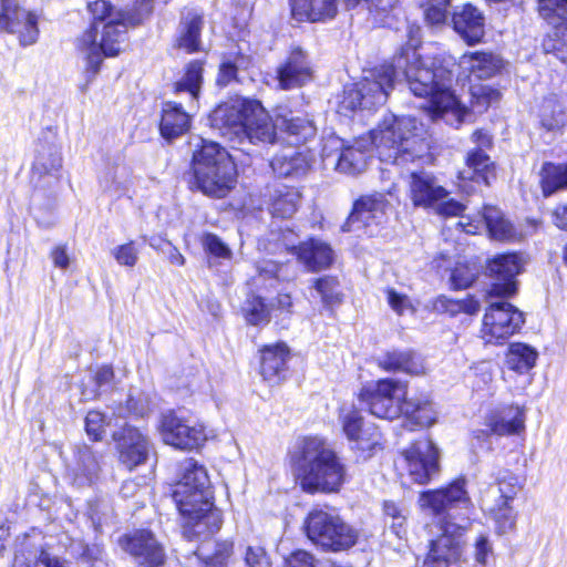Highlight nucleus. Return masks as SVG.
<instances>
[{"instance_id":"1","label":"nucleus","mask_w":567,"mask_h":567,"mask_svg":"<svg viewBox=\"0 0 567 567\" xmlns=\"http://www.w3.org/2000/svg\"><path fill=\"white\" fill-rule=\"evenodd\" d=\"M409 41L394 55L391 64L395 76L404 80L410 91L419 97L427 99V104L434 117L451 115L462 123L467 109L461 104L451 91L453 72L449 63L439 59L424 61L417 48L421 44L422 29L413 23L408 27Z\"/></svg>"},{"instance_id":"2","label":"nucleus","mask_w":567,"mask_h":567,"mask_svg":"<svg viewBox=\"0 0 567 567\" xmlns=\"http://www.w3.org/2000/svg\"><path fill=\"white\" fill-rule=\"evenodd\" d=\"M182 477L173 491V499L185 518L184 535L207 537L219 530L220 513L213 509V494L206 468L195 460L181 464Z\"/></svg>"},{"instance_id":"3","label":"nucleus","mask_w":567,"mask_h":567,"mask_svg":"<svg viewBox=\"0 0 567 567\" xmlns=\"http://www.w3.org/2000/svg\"><path fill=\"white\" fill-rule=\"evenodd\" d=\"M89 10L91 27L76 40V48L86 61L87 82L99 73L104 56H115L121 52L127 29L138 24L137 18H128L126 11L105 0L90 3Z\"/></svg>"},{"instance_id":"4","label":"nucleus","mask_w":567,"mask_h":567,"mask_svg":"<svg viewBox=\"0 0 567 567\" xmlns=\"http://www.w3.org/2000/svg\"><path fill=\"white\" fill-rule=\"evenodd\" d=\"M370 140L379 159L398 167L422 161L429 150L426 141L417 133L416 120L409 116L385 115L370 132Z\"/></svg>"},{"instance_id":"5","label":"nucleus","mask_w":567,"mask_h":567,"mask_svg":"<svg viewBox=\"0 0 567 567\" xmlns=\"http://www.w3.org/2000/svg\"><path fill=\"white\" fill-rule=\"evenodd\" d=\"M300 485L308 493H337L347 480V467L319 437H306L298 460Z\"/></svg>"},{"instance_id":"6","label":"nucleus","mask_w":567,"mask_h":567,"mask_svg":"<svg viewBox=\"0 0 567 567\" xmlns=\"http://www.w3.org/2000/svg\"><path fill=\"white\" fill-rule=\"evenodd\" d=\"M213 121H220L225 126L223 134H234L239 138L241 150L245 144L268 145L274 144L277 138L276 121L272 122L268 112L256 100H244L231 106L219 107L214 112Z\"/></svg>"},{"instance_id":"7","label":"nucleus","mask_w":567,"mask_h":567,"mask_svg":"<svg viewBox=\"0 0 567 567\" xmlns=\"http://www.w3.org/2000/svg\"><path fill=\"white\" fill-rule=\"evenodd\" d=\"M193 154L196 187L207 196L221 198L235 186L237 171L228 152L219 144L200 140Z\"/></svg>"},{"instance_id":"8","label":"nucleus","mask_w":567,"mask_h":567,"mask_svg":"<svg viewBox=\"0 0 567 567\" xmlns=\"http://www.w3.org/2000/svg\"><path fill=\"white\" fill-rule=\"evenodd\" d=\"M399 81L392 68L380 65L369 71L355 86L344 91L341 107L355 111L358 109L371 110L383 105L390 91Z\"/></svg>"},{"instance_id":"9","label":"nucleus","mask_w":567,"mask_h":567,"mask_svg":"<svg viewBox=\"0 0 567 567\" xmlns=\"http://www.w3.org/2000/svg\"><path fill=\"white\" fill-rule=\"evenodd\" d=\"M308 538L324 549L339 551L352 547L358 532L333 513L322 509L310 512L305 522Z\"/></svg>"},{"instance_id":"10","label":"nucleus","mask_w":567,"mask_h":567,"mask_svg":"<svg viewBox=\"0 0 567 567\" xmlns=\"http://www.w3.org/2000/svg\"><path fill=\"white\" fill-rule=\"evenodd\" d=\"M359 400L374 416L393 420L402 413L403 402L408 400L406 385L398 380L382 379L363 388Z\"/></svg>"},{"instance_id":"11","label":"nucleus","mask_w":567,"mask_h":567,"mask_svg":"<svg viewBox=\"0 0 567 567\" xmlns=\"http://www.w3.org/2000/svg\"><path fill=\"white\" fill-rule=\"evenodd\" d=\"M524 322L523 312L512 303L492 302L484 313L480 336L485 343L498 344L516 333Z\"/></svg>"},{"instance_id":"12","label":"nucleus","mask_w":567,"mask_h":567,"mask_svg":"<svg viewBox=\"0 0 567 567\" xmlns=\"http://www.w3.org/2000/svg\"><path fill=\"white\" fill-rule=\"evenodd\" d=\"M466 522L467 518H462L461 523L445 520L442 524V534L431 542L422 567H460L457 561L461 557Z\"/></svg>"},{"instance_id":"13","label":"nucleus","mask_w":567,"mask_h":567,"mask_svg":"<svg viewBox=\"0 0 567 567\" xmlns=\"http://www.w3.org/2000/svg\"><path fill=\"white\" fill-rule=\"evenodd\" d=\"M159 433L165 444L179 450L198 449L207 439L202 424L173 411L162 415Z\"/></svg>"},{"instance_id":"14","label":"nucleus","mask_w":567,"mask_h":567,"mask_svg":"<svg viewBox=\"0 0 567 567\" xmlns=\"http://www.w3.org/2000/svg\"><path fill=\"white\" fill-rule=\"evenodd\" d=\"M401 456V466L414 483L426 484L439 472V450L429 439L415 441Z\"/></svg>"},{"instance_id":"15","label":"nucleus","mask_w":567,"mask_h":567,"mask_svg":"<svg viewBox=\"0 0 567 567\" xmlns=\"http://www.w3.org/2000/svg\"><path fill=\"white\" fill-rule=\"evenodd\" d=\"M118 544L140 567H162L165 564L164 546L151 530L137 529L122 536Z\"/></svg>"},{"instance_id":"16","label":"nucleus","mask_w":567,"mask_h":567,"mask_svg":"<svg viewBox=\"0 0 567 567\" xmlns=\"http://www.w3.org/2000/svg\"><path fill=\"white\" fill-rule=\"evenodd\" d=\"M524 259L517 254H502L495 256L487 265V271L493 284L488 297L508 298L516 293V276L523 271Z\"/></svg>"},{"instance_id":"17","label":"nucleus","mask_w":567,"mask_h":567,"mask_svg":"<svg viewBox=\"0 0 567 567\" xmlns=\"http://www.w3.org/2000/svg\"><path fill=\"white\" fill-rule=\"evenodd\" d=\"M0 30L18 35L22 45H31L39 37L38 18L19 3L7 6L0 11Z\"/></svg>"},{"instance_id":"18","label":"nucleus","mask_w":567,"mask_h":567,"mask_svg":"<svg viewBox=\"0 0 567 567\" xmlns=\"http://www.w3.org/2000/svg\"><path fill=\"white\" fill-rule=\"evenodd\" d=\"M113 440L120 454V461L128 468L146 462L150 452V442L140 430L125 425L113 433Z\"/></svg>"},{"instance_id":"19","label":"nucleus","mask_w":567,"mask_h":567,"mask_svg":"<svg viewBox=\"0 0 567 567\" xmlns=\"http://www.w3.org/2000/svg\"><path fill=\"white\" fill-rule=\"evenodd\" d=\"M65 467L68 477L76 486L91 485L100 471L97 456L85 444L72 446L70 454L65 456Z\"/></svg>"},{"instance_id":"20","label":"nucleus","mask_w":567,"mask_h":567,"mask_svg":"<svg viewBox=\"0 0 567 567\" xmlns=\"http://www.w3.org/2000/svg\"><path fill=\"white\" fill-rule=\"evenodd\" d=\"M465 485V478H457L445 488L422 493L420 503L423 507H429L436 514L456 507L467 508L471 498Z\"/></svg>"},{"instance_id":"21","label":"nucleus","mask_w":567,"mask_h":567,"mask_svg":"<svg viewBox=\"0 0 567 567\" xmlns=\"http://www.w3.org/2000/svg\"><path fill=\"white\" fill-rule=\"evenodd\" d=\"M278 83L282 90L302 86L312 79L308 54L299 47L292 48L287 60L278 68Z\"/></svg>"},{"instance_id":"22","label":"nucleus","mask_w":567,"mask_h":567,"mask_svg":"<svg viewBox=\"0 0 567 567\" xmlns=\"http://www.w3.org/2000/svg\"><path fill=\"white\" fill-rule=\"evenodd\" d=\"M62 168V156L59 147L52 143H39L32 164L31 181L35 187L43 186V179L48 178V185L59 183V172Z\"/></svg>"},{"instance_id":"23","label":"nucleus","mask_w":567,"mask_h":567,"mask_svg":"<svg viewBox=\"0 0 567 567\" xmlns=\"http://www.w3.org/2000/svg\"><path fill=\"white\" fill-rule=\"evenodd\" d=\"M410 172V197L416 207H435L449 196V192L439 184L437 179L425 172Z\"/></svg>"},{"instance_id":"24","label":"nucleus","mask_w":567,"mask_h":567,"mask_svg":"<svg viewBox=\"0 0 567 567\" xmlns=\"http://www.w3.org/2000/svg\"><path fill=\"white\" fill-rule=\"evenodd\" d=\"M386 207L388 203L380 194L359 198L353 205L343 230H351L354 224H359L358 228L383 224L386 218Z\"/></svg>"},{"instance_id":"25","label":"nucleus","mask_w":567,"mask_h":567,"mask_svg":"<svg viewBox=\"0 0 567 567\" xmlns=\"http://www.w3.org/2000/svg\"><path fill=\"white\" fill-rule=\"evenodd\" d=\"M288 347L280 342L265 346L260 350V374L270 384H278L285 379L289 360Z\"/></svg>"},{"instance_id":"26","label":"nucleus","mask_w":567,"mask_h":567,"mask_svg":"<svg viewBox=\"0 0 567 567\" xmlns=\"http://www.w3.org/2000/svg\"><path fill=\"white\" fill-rule=\"evenodd\" d=\"M454 30L467 44H475L485 33V19L483 13L472 4H465L452 16Z\"/></svg>"},{"instance_id":"27","label":"nucleus","mask_w":567,"mask_h":567,"mask_svg":"<svg viewBox=\"0 0 567 567\" xmlns=\"http://www.w3.org/2000/svg\"><path fill=\"white\" fill-rule=\"evenodd\" d=\"M458 65L464 73L478 80L489 79L496 75L504 63L499 55L492 52L475 51L464 53L460 58Z\"/></svg>"},{"instance_id":"28","label":"nucleus","mask_w":567,"mask_h":567,"mask_svg":"<svg viewBox=\"0 0 567 567\" xmlns=\"http://www.w3.org/2000/svg\"><path fill=\"white\" fill-rule=\"evenodd\" d=\"M301 202L300 192L287 185H276L268 189V210L272 218L290 219Z\"/></svg>"},{"instance_id":"29","label":"nucleus","mask_w":567,"mask_h":567,"mask_svg":"<svg viewBox=\"0 0 567 567\" xmlns=\"http://www.w3.org/2000/svg\"><path fill=\"white\" fill-rule=\"evenodd\" d=\"M379 368L386 372H404L419 375L424 373L423 360L412 350H391L377 358Z\"/></svg>"},{"instance_id":"30","label":"nucleus","mask_w":567,"mask_h":567,"mask_svg":"<svg viewBox=\"0 0 567 567\" xmlns=\"http://www.w3.org/2000/svg\"><path fill=\"white\" fill-rule=\"evenodd\" d=\"M298 260L309 271H321L329 268L334 260V252L329 244L311 238L299 244Z\"/></svg>"},{"instance_id":"31","label":"nucleus","mask_w":567,"mask_h":567,"mask_svg":"<svg viewBox=\"0 0 567 567\" xmlns=\"http://www.w3.org/2000/svg\"><path fill=\"white\" fill-rule=\"evenodd\" d=\"M204 27L203 13L190 9L182 13L178 27V48L187 53H194L202 50V30Z\"/></svg>"},{"instance_id":"32","label":"nucleus","mask_w":567,"mask_h":567,"mask_svg":"<svg viewBox=\"0 0 567 567\" xmlns=\"http://www.w3.org/2000/svg\"><path fill=\"white\" fill-rule=\"evenodd\" d=\"M190 122L192 115L183 109L181 103H164L159 131L165 140L172 141L187 133Z\"/></svg>"},{"instance_id":"33","label":"nucleus","mask_w":567,"mask_h":567,"mask_svg":"<svg viewBox=\"0 0 567 567\" xmlns=\"http://www.w3.org/2000/svg\"><path fill=\"white\" fill-rule=\"evenodd\" d=\"M337 0H291V13L297 21L323 22L336 17Z\"/></svg>"},{"instance_id":"34","label":"nucleus","mask_w":567,"mask_h":567,"mask_svg":"<svg viewBox=\"0 0 567 567\" xmlns=\"http://www.w3.org/2000/svg\"><path fill=\"white\" fill-rule=\"evenodd\" d=\"M537 117L540 128L554 134L560 133L567 123L565 102L554 94L544 97Z\"/></svg>"},{"instance_id":"35","label":"nucleus","mask_w":567,"mask_h":567,"mask_svg":"<svg viewBox=\"0 0 567 567\" xmlns=\"http://www.w3.org/2000/svg\"><path fill=\"white\" fill-rule=\"evenodd\" d=\"M487 427L496 435L518 434L525 429V413L519 406H506L487 419Z\"/></svg>"},{"instance_id":"36","label":"nucleus","mask_w":567,"mask_h":567,"mask_svg":"<svg viewBox=\"0 0 567 567\" xmlns=\"http://www.w3.org/2000/svg\"><path fill=\"white\" fill-rule=\"evenodd\" d=\"M270 166L279 177H298L309 169V159L298 150L287 147L271 159Z\"/></svg>"},{"instance_id":"37","label":"nucleus","mask_w":567,"mask_h":567,"mask_svg":"<svg viewBox=\"0 0 567 567\" xmlns=\"http://www.w3.org/2000/svg\"><path fill=\"white\" fill-rule=\"evenodd\" d=\"M12 567H68L66 561L52 555L43 547L22 545L16 553Z\"/></svg>"},{"instance_id":"38","label":"nucleus","mask_w":567,"mask_h":567,"mask_svg":"<svg viewBox=\"0 0 567 567\" xmlns=\"http://www.w3.org/2000/svg\"><path fill=\"white\" fill-rule=\"evenodd\" d=\"M350 449L357 457L363 461L383 450V436L374 424L365 425V429L358 433L354 439H348Z\"/></svg>"},{"instance_id":"39","label":"nucleus","mask_w":567,"mask_h":567,"mask_svg":"<svg viewBox=\"0 0 567 567\" xmlns=\"http://www.w3.org/2000/svg\"><path fill=\"white\" fill-rule=\"evenodd\" d=\"M277 128L286 132L295 143L306 142L315 136L313 122L303 115H295L292 112L280 113L276 116Z\"/></svg>"},{"instance_id":"40","label":"nucleus","mask_w":567,"mask_h":567,"mask_svg":"<svg viewBox=\"0 0 567 567\" xmlns=\"http://www.w3.org/2000/svg\"><path fill=\"white\" fill-rule=\"evenodd\" d=\"M406 420L419 427H429L436 422L437 412L427 398L404 400L402 413Z\"/></svg>"},{"instance_id":"41","label":"nucleus","mask_w":567,"mask_h":567,"mask_svg":"<svg viewBox=\"0 0 567 567\" xmlns=\"http://www.w3.org/2000/svg\"><path fill=\"white\" fill-rule=\"evenodd\" d=\"M203 81V63L200 61L190 62L184 76L175 83L176 93H187L189 97L188 107L195 110L199 97L200 85Z\"/></svg>"},{"instance_id":"42","label":"nucleus","mask_w":567,"mask_h":567,"mask_svg":"<svg viewBox=\"0 0 567 567\" xmlns=\"http://www.w3.org/2000/svg\"><path fill=\"white\" fill-rule=\"evenodd\" d=\"M367 158L363 143L355 142L354 145L342 147L336 168L341 173L357 175L365 169Z\"/></svg>"},{"instance_id":"43","label":"nucleus","mask_w":567,"mask_h":567,"mask_svg":"<svg viewBox=\"0 0 567 567\" xmlns=\"http://www.w3.org/2000/svg\"><path fill=\"white\" fill-rule=\"evenodd\" d=\"M467 169L461 173V177L483 182L489 184V178L493 176V163L482 150H473L468 152L466 157Z\"/></svg>"},{"instance_id":"44","label":"nucleus","mask_w":567,"mask_h":567,"mask_svg":"<svg viewBox=\"0 0 567 567\" xmlns=\"http://www.w3.org/2000/svg\"><path fill=\"white\" fill-rule=\"evenodd\" d=\"M130 184L128 171L121 165L107 167L100 177V186L103 192L117 197L126 193Z\"/></svg>"},{"instance_id":"45","label":"nucleus","mask_w":567,"mask_h":567,"mask_svg":"<svg viewBox=\"0 0 567 567\" xmlns=\"http://www.w3.org/2000/svg\"><path fill=\"white\" fill-rule=\"evenodd\" d=\"M483 219L492 238L496 240H511L516 236L515 228L504 218L498 208L485 206Z\"/></svg>"},{"instance_id":"46","label":"nucleus","mask_w":567,"mask_h":567,"mask_svg":"<svg viewBox=\"0 0 567 567\" xmlns=\"http://www.w3.org/2000/svg\"><path fill=\"white\" fill-rule=\"evenodd\" d=\"M537 352L527 344L512 343L506 354V365L517 373L528 372L536 363Z\"/></svg>"},{"instance_id":"47","label":"nucleus","mask_w":567,"mask_h":567,"mask_svg":"<svg viewBox=\"0 0 567 567\" xmlns=\"http://www.w3.org/2000/svg\"><path fill=\"white\" fill-rule=\"evenodd\" d=\"M433 309L437 312L450 313L451 316L461 312L475 315L480 311V302L471 296L462 300H454L442 295L433 301Z\"/></svg>"},{"instance_id":"48","label":"nucleus","mask_w":567,"mask_h":567,"mask_svg":"<svg viewBox=\"0 0 567 567\" xmlns=\"http://www.w3.org/2000/svg\"><path fill=\"white\" fill-rule=\"evenodd\" d=\"M450 2L451 0H425L422 7L424 8V22L429 28L439 30L446 25L450 17Z\"/></svg>"},{"instance_id":"49","label":"nucleus","mask_w":567,"mask_h":567,"mask_svg":"<svg viewBox=\"0 0 567 567\" xmlns=\"http://www.w3.org/2000/svg\"><path fill=\"white\" fill-rule=\"evenodd\" d=\"M265 249L270 254H278L282 250L293 252L298 257V236L291 229L271 230Z\"/></svg>"},{"instance_id":"50","label":"nucleus","mask_w":567,"mask_h":567,"mask_svg":"<svg viewBox=\"0 0 567 567\" xmlns=\"http://www.w3.org/2000/svg\"><path fill=\"white\" fill-rule=\"evenodd\" d=\"M542 188L546 197L557 189L567 188V164H545L543 167Z\"/></svg>"},{"instance_id":"51","label":"nucleus","mask_w":567,"mask_h":567,"mask_svg":"<svg viewBox=\"0 0 567 567\" xmlns=\"http://www.w3.org/2000/svg\"><path fill=\"white\" fill-rule=\"evenodd\" d=\"M487 511L495 523V530L503 535L514 529L516 515L507 501L497 502L488 506Z\"/></svg>"},{"instance_id":"52","label":"nucleus","mask_w":567,"mask_h":567,"mask_svg":"<svg viewBox=\"0 0 567 567\" xmlns=\"http://www.w3.org/2000/svg\"><path fill=\"white\" fill-rule=\"evenodd\" d=\"M538 11L554 30L567 22V0H538Z\"/></svg>"},{"instance_id":"53","label":"nucleus","mask_w":567,"mask_h":567,"mask_svg":"<svg viewBox=\"0 0 567 567\" xmlns=\"http://www.w3.org/2000/svg\"><path fill=\"white\" fill-rule=\"evenodd\" d=\"M347 6L359 12L367 11L372 17L373 23H384V18L390 8L389 0H347Z\"/></svg>"},{"instance_id":"54","label":"nucleus","mask_w":567,"mask_h":567,"mask_svg":"<svg viewBox=\"0 0 567 567\" xmlns=\"http://www.w3.org/2000/svg\"><path fill=\"white\" fill-rule=\"evenodd\" d=\"M339 421L347 439H354V436L369 424L364 422L361 412L354 406L342 408L339 414Z\"/></svg>"},{"instance_id":"55","label":"nucleus","mask_w":567,"mask_h":567,"mask_svg":"<svg viewBox=\"0 0 567 567\" xmlns=\"http://www.w3.org/2000/svg\"><path fill=\"white\" fill-rule=\"evenodd\" d=\"M270 311V307L256 296L248 298L244 307L247 322L254 326L269 322Z\"/></svg>"},{"instance_id":"56","label":"nucleus","mask_w":567,"mask_h":567,"mask_svg":"<svg viewBox=\"0 0 567 567\" xmlns=\"http://www.w3.org/2000/svg\"><path fill=\"white\" fill-rule=\"evenodd\" d=\"M315 289L320 295L322 302L327 306H333L341 301L339 291V281L336 277L324 276L315 280Z\"/></svg>"},{"instance_id":"57","label":"nucleus","mask_w":567,"mask_h":567,"mask_svg":"<svg viewBox=\"0 0 567 567\" xmlns=\"http://www.w3.org/2000/svg\"><path fill=\"white\" fill-rule=\"evenodd\" d=\"M546 52H553L563 63L567 65V22L561 23L557 30L545 41Z\"/></svg>"},{"instance_id":"58","label":"nucleus","mask_w":567,"mask_h":567,"mask_svg":"<svg viewBox=\"0 0 567 567\" xmlns=\"http://www.w3.org/2000/svg\"><path fill=\"white\" fill-rule=\"evenodd\" d=\"M519 489V478L512 473H505L498 478L497 488L495 491L491 489V493L499 495L498 502L507 501V503H511Z\"/></svg>"},{"instance_id":"59","label":"nucleus","mask_w":567,"mask_h":567,"mask_svg":"<svg viewBox=\"0 0 567 567\" xmlns=\"http://www.w3.org/2000/svg\"><path fill=\"white\" fill-rule=\"evenodd\" d=\"M476 268L470 265L457 264L452 271L451 282L454 289H466L475 280Z\"/></svg>"},{"instance_id":"60","label":"nucleus","mask_w":567,"mask_h":567,"mask_svg":"<svg viewBox=\"0 0 567 567\" xmlns=\"http://www.w3.org/2000/svg\"><path fill=\"white\" fill-rule=\"evenodd\" d=\"M202 244L205 250L214 257L221 259L231 258V250L217 235L209 233L204 234L202 237Z\"/></svg>"},{"instance_id":"61","label":"nucleus","mask_w":567,"mask_h":567,"mask_svg":"<svg viewBox=\"0 0 567 567\" xmlns=\"http://www.w3.org/2000/svg\"><path fill=\"white\" fill-rule=\"evenodd\" d=\"M112 255L121 266L134 267L138 260V249L134 241H130L115 247Z\"/></svg>"},{"instance_id":"62","label":"nucleus","mask_w":567,"mask_h":567,"mask_svg":"<svg viewBox=\"0 0 567 567\" xmlns=\"http://www.w3.org/2000/svg\"><path fill=\"white\" fill-rule=\"evenodd\" d=\"M105 416L99 411H90L85 416V431L94 441H100L104 434Z\"/></svg>"},{"instance_id":"63","label":"nucleus","mask_w":567,"mask_h":567,"mask_svg":"<svg viewBox=\"0 0 567 567\" xmlns=\"http://www.w3.org/2000/svg\"><path fill=\"white\" fill-rule=\"evenodd\" d=\"M247 567H271L270 558L262 546H248L245 553Z\"/></svg>"},{"instance_id":"64","label":"nucleus","mask_w":567,"mask_h":567,"mask_svg":"<svg viewBox=\"0 0 567 567\" xmlns=\"http://www.w3.org/2000/svg\"><path fill=\"white\" fill-rule=\"evenodd\" d=\"M74 550L79 554L80 559L86 564H94L102 559L103 549L97 544L86 545V544H78L74 547Z\"/></svg>"}]
</instances>
